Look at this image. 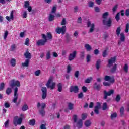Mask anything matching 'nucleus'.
<instances>
[{"instance_id": "obj_54", "label": "nucleus", "mask_w": 129, "mask_h": 129, "mask_svg": "<svg viewBox=\"0 0 129 129\" xmlns=\"http://www.w3.org/2000/svg\"><path fill=\"white\" fill-rule=\"evenodd\" d=\"M74 76L76 78H78V76H79V71H76L74 74Z\"/></svg>"}, {"instance_id": "obj_4", "label": "nucleus", "mask_w": 129, "mask_h": 129, "mask_svg": "<svg viewBox=\"0 0 129 129\" xmlns=\"http://www.w3.org/2000/svg\"><path fill=\"white\" fill-rule=\"evenodd\" d=\"M55 32L56 34H61V35H65L66 33V26H62V27L58 26L55 29Z\"/></svg>"}, {"instance_id": "obj_34", "label": "nucleus", "mask_w": 129, "mask_h": 129, "mask_svg": "<svg viewBox=\"0 0 129 129\" xmlns=\"http://www.w3.org/2000/svg\"><path fill=\"white\" fill-rule=\"evenodd\" d=\"M66 42L67 43H69V42H70V37H69V34L68 33H66Z\"/></svg>"}, {"instance_id": "obj_2", "label": "nucleus", "mask_w": 129, "mask_h": 129, "mask_svg": "<svg viewBox=\"0 0 129 129\" xmlns=\"http://www.w3.org/2000/svg\"><path fill=\"white\" fill-rule=\"evenodd\" d=\"M24 57L27 59L25 62L22 63L23 67H28L29 64H30V59L32 58V54L29 52V50H27L24 53Z\"/></svg>"}, {"instance_id": "obj_29", "label": "nucleus", "mask_w": 129, "mask_h": 129, "mask_svg": "<svg viewBox=\"0 0 129 129\" xmlns=\"http://www.w3.org/2000/svg\"><path fill=\"white\" fill-rule=\"evenodd\" d=\"M46 60H50L51 58V50H48L46 53Z\"/></svg>"}, {"instance_id": "obj_35", "label": "nucleus", "mask_w": 129, "mask_h": 129, "mask_svg": "<svg viewBox=\"0 0 129 129\" xmlns=\"http://www.w3.org/2000/svg\"><path fill=\"white\" fill-rule=\"evenodd\" d=\"M123 69L124 71L126 72V73H127V72H128V65L127 64H125L123 68Z\"/></svg>"}, {"instance_id": "obj_64", "label": "nucleus", "mask_w": 129, "mask_h": 129, "mask_svg": "<svg viewBox=\"0 0 129 129\" xmlns=\"http://www.w3.org/2000/svg\"><path fill=\"white\" fill-rule=\"evenodd\" d=\"M125 15L127 16H129V9H126Z\"/></svg>"}, {"instance_id": "obj_20", "label": "nucleus", "mask_w": 129, "mask_h": 129, "mask_svg": "<svg viewBox=\"0 0 129 129\" xmlns=\"http://www.w3.org/2000/svg\"><path fill=\"white\" fill-rule=\"evenodd\" d=\"M113 64V57H111V59H108V64L107 65V67L110 68L112 66Z\"/></svg>"}, {"instance_id": "obj_48", "label": "nucleus", "mask_w": 129, "mask_h": 129, "mask_svg": "<svg viewBox=\"0 0 129 129\" xmlns=\"http://www.w3.org/2000/svg\"><path fill=\"white\" fill-rule=\"evenodd\" d=\"M87 117V114H86V113H83L82 114V119H83V120H85Z\"/></svg>"}, {"instance_id": "obj_8", "label": "nucleus", "mask_w": 129, "mask_h": 129, "mask_svg": "<svg viewBox=\"0 0 129 129\" xmlns=\"http://www.w3.org/2000/svg\"><path fill=\"white\" fill-rule=\"evenodd\" d=\"M11 83L10 84V86L11 87H15V86H17V87H20L21 86V83H20V81H15V80H11Z\"/></svg>"}, {"instance_id": "obj_19", "label": "nucleus", "mask_w": 129, "mask_h": 129, "mask_svg": "<svg viewBox=\"0 0 129 129\" xmlns=\"http://www.w3.org/2000/svg\"><path fill=\"white\" fill-rule=\"evenodd\" d=\"M125 40V36H124V33H121L120 34V41L118 42V45H120L121 44V42H124Z\"/></svg>"}, {"instance_id": "obj_18", "label": "nucleus", "mask_w": 129, "mask_h": 129, "mask_svg": "<svg viewBox=\"0 0 129 129\" xmlns=\"http://www.w3.org/2000/svg\"><path fill=\"white\" fill-rule=\"evenodd\" d=\"M105 81H109V82H113V79L109 76L106 75L104 78Z\"/></svg>"}, {"instance_id": "obj_40", "label": "nucleus", "mask_w": 129, "mask_h": 129, "mask_svg": "<svg viewBox=\"0 0 129 129\" xmlns=\"http://www.w3.org/2000/svg\"><path fill=\"white\" fill-rule=\"evenodd\" d=\"M56 11H57V6L55 5L53 7L52 9V10H51L52 14H55Z\"/></svg>"}, {"instance_id": "obj_12", "label": "nucleus", "mask_w": 129, "mask_h": 129, "mask_svg": "<svg viewBox=\"0 0 129 129\" xmlns=\"http://www.w3.org/2000/svg\"><path fill=\"white\" fill-rule=\"evenodd\" d=\"M51 82H52V79H49L47 84L46 86L47 88H50V89L53 90L54 88H55V85H56V84L55 83H52V85L50 86Z\"/></svg>"}, {"instance_id": "obj_33", "label": "nucleus", "mask_w": 129, "mask_h": 129, "mask_svg": "<svg viewBox=\"0 0 129 129\" xmlns=\"http://www.w3.org/2000/svg\"><path fill=\"white\" fill-rule=\"evenodd\" d=\"M85 125L86 127H88L89 126H90L91 125V122L89 120H87L85 122Z\"/></svg>"}, {"instance_id": "obj_39", "label": "nucleus", "mask_w": 129, "mask_h": 129, "mask_svg": "<svg viewBox=\"0 0 129 129\" xmlns=\"http://www.w3.org/2000/svg\"><path fill=\"white\" fill-rule=\"evenodd\" d=\"M107 109V103L106 102L103 103L102 110H106Z\"/></svg>"}, {"instance_id": "obj_32", "label": "nucleus", "mask_w": 129, "mask_h": 129, "mask_svg": "<svg viewBox=\"0 0 129 129\" xmlns=\"http://www.w3.org/2000/svg\"><path fill=\"white\" fill-rule=\"evenodd\" d=\"M28 109H29V107L26 104H24L22 107V111H26V110H28Z\"/></svg>"}, {"instance_id": "obj_36", "label": "nucleus", "mask_w": 129, "mask_h": 129, "mask_svg": "<svg viewBox=\"0 0 129 129\" xmlns=\"http://www.w3.org/2000/svg\"><path fill=\"white\" fill-rule=\"evenodd\" d=\"M120 13H117V14L116 15V16L115 17V19L117 21V22H118L119 21V20H120Z\"/></svg>"}, {"instance_id": "obj_14", "label": "nucleus", "mask_w": 129, "mask_h": 129, "mask_svg": "<svg viewBox=\"0 0 129 129\" xmlns=\"http://www.w3.org/2000/svg\"><path fill=\"white\" fill-rule=\"evenodd\" d=\"M45 107H46V104L45 103H42L41 110L39 111V113L41 114L42 116H44L45 114H46V112L44 110Z\"/></svg>"}, {"instance_id": "obj_43", "label": "nucleus", "mask_w": 129, "mask_h": 129, "mask_svg": "<svg viewBox=\"0 0 129 129\" xmlns=\"http://www.w3.org/2000/svg\"><path fill=\"white\" fill-rule=\"evenodd\" d=\"M25 45L26 46H30V39L29 38H27L25 40Z\"/></svg>"}, {"instance_id": "obj_9", "label": "nucleus", "mask_w": 129, "mask_h": 129, "mask_svg": "<svg viewBox=\"0 0 129 129\" xmlns=\"http://www.w3.org/2000/svg\"><path fill=\"white\" fill-rule=\"evenodd\" d=\"M79 91V88L78 86L72 85L70 87V92H74V93H77Z\"/></svg>"}, {"instance_id": "obj_57", "label": "nucleus", "mask_w": 129, "mask_h": 129, "mask_svg": "<svg viewBox=\"0 0 129 129\" xmlns=\"http://www.w3.org/2000/svg\"><path fill=\"white\" fill-rule=\"evenodd\" d=\"M4 106L5 108H9L10 106V103L8 102H5L4 104Z\"/></svg>"}, {"instance_id": "obj_52", "label": "nucleus", "mask_w": 129, "mask_h": 129, "mask_svg": "<svg viewBox=\"0 0 129 129\" xmlns=\"http://www.w3.org/2000/svg\"><path fill=\"white\" fill-rule=\"evenodd\" d=\"M61 26H65V25H66V18L62 19V20L61 22Z\"/></svg>"}, {"instance_id": "obj_59", "label": "nucleus", "mask_w": 129, "mask_h": 129, "mask_svg": "<svg viewBox=\"0 0 129 129\" xmlns=\"http://www.w3.org/2000/svg\"><path fill=\"white\" fill-rule=\"evenodd\" d=\"M94 10L96 13H99L100 12V9L98 7H95Z\"/></svg>"}, {"instance_id": "obj_5", "label": "nucleus", "mask_w": 129, "mask_h": 129, "mask_svg": "<svg viewBox=\"0 0 129 129\" xmlns=\"http://www.w3.org/2000/svg\"><path fill=\"white\" fill-rule=\"evenodd\" d=\"M19 117L18 116H16L14 117V119L13 120V124L15 125V126H17V125H21L22 124V123L23 122V118L20 117L18 118ZM18 120H17V119Z\"/></svg>"}, {"instance_id": "obj_6", "label": "nucleus", "mask_w": 129, "mask_h": 129, "mask_svg": "<svg viewBox=\"0 0 129 129\" xmlns=\"http://www.w3.org/2000/svg\"><path fill=\"white\" fill-rule=\"evenodd\" d=\"M104 96L103 97V99H107L108 96H110L111 94H113V90H110L108 92L106 91V90L103 91Z\"/></svg>"}, {"instance_id": "obj_22", "label": "nucleus", "mask_w": 129, "mask_h": 129, "mask_svg": "<svg viewBox=\"0 0 129 129\" xmlns=\"http://www.w3.org/2000/svg\"><path fill=\"white\" fill-rule=\"evenodd\" d=\"M101 63V60L100 59H98L96 63V68L97 70H99L100 68V64Z\"/></svg>"}, {"instance_id": "obj_23", "label": "nucleus", "mask_w": 129, "mask_h": 129, "mask_svg": "<svg viewBox=\"0 0 129 129\" xmlns=\"http://www.w3.org/2000/svg\"><path fill=\"white\" fill-rule=\"evenodd\" d=\"M123 115H124V107L122 106L120 108V116H121V117H122Z\"/></svg>"}, {"instance_id": "obj_38", "label": "nucleus", "mask_w": 129, "mask_h": 129, "mask_svg": "<svg viewBox=\"0 0 129 129\" xmlns=\"http://www.w3.org/2000/svg\"><path fill=\"white\" fill-rule=\"evenodd\" d=\"M121 99V97H120V95H117L115 99V101H116V102H119V101H120Z\"/></svg>"}, {"instance_id": "obj_58", "label": "nucleus", "mask_w": 129, "mask_h": 129, "mask_svg": "<svg viewBox=\"0 0 129 129\" xmlns=\"http://www.w3.org/2000/svg\"><path fill=\"white\" fill-rule=\"evenodd\" d=\"M77 23L78 24H81V23H82V18H81V17L78 18Z\"/></svg>"}, {"instance_id": "obj_62", "label": "nucleus", "mask_w": 129, "mask_h": 129, "mask_svg": "<svg viewBox=\"0 0 129 129\" xmlns=\"http://www.w3.org/2000/svg\"><path fill=\"white\" fill-rule=\"evenodd\" d=\"M82 89L84 92H86L87 91V88L85 86H83Z\"/></svg>"}, {"instance_id": "obj_42", "label": "nucleus", "mask_w": 129, "mask_h": 129, "mask_svg": "<svg viewBox=\"0 0 129 129\" xmlns=\"http://www.w3.org/2000/svg\"><path fill=\"white\" fill-rule=\"evenodd\" d=\"M47 38L49 39V40H52L53 39V36L52 35V34L50 32H48L47 34Z\"/></svg>"}, {"instance_id": "obj_49", "label": "nucleus", "mask_w": 129, "mask_h": 129, "mask_svg": "<svg viewBox=\"0 0 129 129\" xmlns=\"http://www.w3.org/2000/svg\"><path fill=\"white\" fill-rule=\"evenodd\" d=\"M71 71V66L70 64H69L67 66V73H70Z\"/></svg>"}, {"instance_id": "obj_26", "label": "nucleus", "mask_w": 129, "mask_h": 129, "mask_svg": "<svg viewBox=\"0 0 129 129\" xmlns=\"http://www.w3.org/2000/svg\"><path fill=\"white\" fill-rule=\"evenodd\" d=\"M28 123L29 125H32V126H34V125L36 124V120H35V119L30 120Z\"/></svg>"}, {"instance_id": "obj_3", "label": "nucleus", "mask_w": 129, "mask_h": 129, "mask_svg": "<svg viewBox=\"0 0 129 129\" xmlns=\"http://www.w3.org/2000/svg\"><path fill=\"white\" fill-rule=\"evenodd\" d=\"M42 39H39L36 42V45L37 46H45L47 42H48V39H47V36L44 34L42 35Z\"/></svg>"}, {"instance_id": "obj_25", "label": "nucleus", "mask_w": 129, "mask_h": 129, "mask_svg": "<svg viewBox=\"0 0 129 129\" xmlns=\"http://www.w3.org/2000/svg\"><path fill=\"white\" fill-rule=\"evenodd\" d=\"M54 20H55V16L52 14H49V16H48V21L49 22H53Z\"/></svg>"}, {"instance_id": "obj_61", "label": "nucleus", "mask_w": 129, "mask_h": 129, "mask_svg": "<svg viewBox=\"0 0 129 129\" xmlns=\"http://www.w3.org/2000/svg\"><path fill=\"white\" fill-rule=\"evenodd\" d=\"M83 97V93L81 92L78 95V98H82Z\"/></svg>"}, {"instance_id": "obj_37", "label": "nucleus", "mask_w": 129, "mask_h": 129, "mask_svg": "<svg viewBox=\"0 0 129 129\" xmlns=\"http://www.w3.org/2000/svg\"><path fill=\"white\" fill-rule=\"evenodd\" d=\"M85 52L84 51H82L80 53V58L82 59L83 60L84 59L85 57Z\"/></svg>"}, {"instance_id": "obj_45", "label": "nucleus", "mask_w": 129, "mask_h": 129, "mask_svg": "<svg viewBox=\"0 0 129 129\" xmlns=\"http://www.w3.org/2000/svg\"><path fill=\"white\" fill-rule=\"evenodd\" d=\"M9 35V32H8L7 30H6L5 31V32L4 33V39L6 40L7 39V38H8V36Z\"/></svg>"}, {"instance_id": "obj_55", "label": "nucleus", "mask_w": 129, "mask_h": 129, "mask_svg": "<svg viewBox=\"0 0 129 129\" xmlns=\"http://www.w3.org/2000/svg\"><path fill=\"white\" fill-rule=\"evenodd\" d=\"M91 58V56H90V55L88 54L87 55L86 60H87V63L90 62V58Z\"/></svg>"}, {"instance_id": "obj_17", "label": "nucleus", "mask_w": 129, "mask_h": 129, "mask_svg": "<svg viewBox=\"0 0 129 129\" xmlns=\"http://www.w3.org/2000/svg\"><path fill=\"white\" fill-rule=\"evenodd\" d=\"M93 88L95 90H97L98 91H99L100 90V89L101 88V87H100V84H98L97 82H95L93 84Z\"/></svg>"}, {"instance_id": "obj_13", "label": "nucleus", "mask_w": 129, "mask_h": 129, "mask_svg": "<svg viewBox=\"0 0 129 129\" xmlns=\"http://www.w3.org/2000/svg\"><path fill=\"white\" fill-rule=\"evenodd\" d=\"M91 26V28H90ZM87 27L88 28H90L89 30V33H93V31H94V28L95 26L94 25V23L91 24V22L90 21H88L87 22Z\"/></svg>"}, {"instance_id": "obj_16", "label": "nucleus", "mask_w": 129, "mask_h": 129, "mask_svg": "<svg viewBox=\"0 0 129 129\" xmlns=\"http://www.w3.org/2000/svg\"><path fill=\"white\" fill-rule=\"evenodd\" d=\"M14 12L15 11L14 10L11 11V12L10 13V17L9 16H7L6 17V20H7V21H8V22H11L12 21V20H14Z\"/></svg>"}, {"instance_id": "obj_31", "label": "nucleus", "mask_w": 129, "mask_h": 129, "mask_svg": "<svg viewBox=\"0 0 129 129\" xmlns=\"http://www.w3.org/2000/svg\"><path fill=\"white\" fill-rule=\"evenodd\" d=\"M73 106H74V104L72 103H68V107L69 110H72L73 109Z\"/></svg>"}, {"instance_id": "obj_30", "label": "nucleus", "mask_w": 129, "mask_h": 129, "mask_svg": "<svg viewBox=\"0 0 129 129\" xmlns=\"http://www.w3.org/2000/svg\"><path fill=\"white\" fill-rule=\"evenodd\" d=\"M12 88L8 87L7 88L6 91V93L7 95H10L12 93Z\"/></svg>"}, {"instance_id": "obj_60", "label": "nucleus", "mask_w": 129, "mask_h": 129, "mask_svg": "<svg viewBox=\"0 0 129 129\" xmlns=\"http://www.w3.org/2000/svg\"><path fill=\"white\" fill-rule=\"evenodd\" d=\"M103 84L104 86H110V83L106 82H104L103 83Z\"/></svg>"}, {"instance_id": "obj_10", "label": "nucleus", "mask_w": 129, "mask_h": 129, "mask_svg": "<svg viewBox=\"0 0 129 129\" xmlns=\"http://www.w3.org/2000/svg\"><path fill=\"white\" fill-rule=\"evenodd\" d=\"M18 87H16L14 89V99L13 100V102L14 103H17V101H18Z\"/></svg>"}, {"instance_id": "obj_21", "label": "nucleus", "mask_w": 129, "mask_h": 129, "mask_svg": "<svg viewBox=\"0 0 129 129\" xmlns=\"http://www.w3.org/2000/svg\"><path fill=\"white\" fill-rule=\"evenodd\" d=\"M85 48L87 52H90L92 50V48L89 44H86L85 45Z\"/></svg>"}, {"instance_id": "obj_53", "label": "nucleus", "mask_w": 129, "mask_h": 129, "mask_svg": "<svg viewBox=\"0 0 129 129\" xmlns=\"http://www.w3.org/2000/svg\"><path fill=\"white\" fill-rule=\"evenodd\" d=\"M5 88V83H1L0 84V90H4Z\"/></svg>"}, {"instance_id": "obj_51", "label": "nucleus", "mask_w": 129, "mask_h": 129, "mask_svg": "<svg viewBox=\"0 0 129 129\" xmlns=\"http://www.w3.org/2000/svg\"><path fill=\"white\" fill-rule=\"evenodd\" d=\"M16 48H17V45L15 44H13L11 46V51H14L16 50Z\"/></svg>"}, {"instance_id": "obj_15", "label": "nucleus", "mask_w": 129, "mask_h": 129, "mask_svg": "<svg viewBox=\"0 0 129 129\" xmlns=\"http://www.w3.org/2000/svg\"><path fill=\"white\" fill-rule=\"evenodd\" d=\"M96 104L97 105L94 107V111L96 114H99V108H100L101 104L99 102H97Z\"/></svg>"}, {"instance_id": "obj_24", "label": "nucleus", "mask_w": 129, "mask_h": 129, "mask_svg": "<svg viewBox=\"0 0 129 129\" xmlns=\"http://www.w3.org/2000/svg\"><path fill=\"white\" fill-rule=\"evenodd\" d=\"M82 120L80 119L77 123V127H78V128H81V127H82Z\"/></svg>"}, {"instance_id": "obj_28", "label": "nucleus", "mask_w": 129, "mask_h": 129, "mask_svg": "<svg viewBox=\"0 0 129 129\" xmlns=\"http://www.w3.org/2000/svg\"><path fill=\"white\" fill-rule=\"evenodd\" d=\"M10 64L12 67H15V66H16V59L11 58L10 60Z\"/></svg>"}, {"instance_id": "obj_1", "label": "nucleus", "mask_w": 129, "mask_h": 129, "mask_svg": "<svg viewBox=\"0 0 129 129\" xmlns=\"http://www.w3.org/2000/svg\"><path fill=\"white\" fill-rule=\"evenodd\" d=\"M108 17V12H105L102 15V18L103 19L102 22L104 26H107V27H110L111 26V18H109Z\"/></svg>"}, {"instance_id": "obj_44", "label": "nucleus", "mask_w": 129, "mask_h": 129, "mask_svg": "<svg viewBox=\"0 0 129 129\" xmlns=\"http://www.w3.org/2000/svg\"><path fill=\"white\" fill-rule=\"evenodd\" d=\"M107 56V49H105L102 53V56L103 58H105Z\"/></svg>"}, {"instance_id": "obj_11", "label": "nucleus", "mask_w": 129, "mask_h": 129, "mask_svg": "<svg viewBox=\"0 0 129 129\" xmlns=\"http://www.w3.org/2000/svg\"><path fill=\"white\" fill-rule=\"evenodd\" d=\"M77 54V51L75 50L72 53H70L69 55L68 60L69 61H72V60H74L75 57H76V55Z\"/></svg>"}, {"instance_id": "obj_27", "label": "nucleus", "mask_w": 129, "mask_h": 129, "mask_svg": "<svg viewBox=\"0 0 129 129\" xmlns=\"http://www.w3.org/2000/svg\"><path fill=\"white\" fill-rule=\"evenodd\" d=\"M58 89L57 91L58 92H62V90L63 89V87L62 86V83H59L57 84Z\"/></svg>"}, {"instance_id": "obj_56", "label": "nucleus", "mask_w": 129, "mask_h": 129, "mask_svg": "<svg viewBox=\"0 0 129 129\" xmlns=\"http://www.w3.org/2000/svg\"><path fill=\"white\" fill-rule=\"evenodd\" d=\"M120 34V27H118L116 30V35L117 36H119Z\"/></svg>"}, {"instance_id": "obj_41", "label": "nucleus", "mask_w": 129, "mask_h": 129, "mask_svg": "<svg viewBox=\"0 0 129 129\" xmlns=\"http://www.w3.org/2000/svg\"><path fill=\"white\" fill-rule=\"evenodd\" d=\"M24 7L25 9H28L29 7H30V2L29 1H25V4H24Z\"/></svg>"}, {"instance_id": "obj_50", "label": "nucleus", "mask_w": 129, "mask_h": 129, "mask_svg": "<svg viewBox=\"0 0 129 129\" xmlns=\"http://www.w3.org/2000/svg\"><path fill=\"white\" fill-rule=\"evenodd\" d=\"M9 123H10V120H7L5 122V126L6 127V128H8L9 127Z\"/></svg>"}, {"instance_id": "obj_46", "label": "nucleus", "mask_w": 129, "mask_h": 129, "mask_svg": "<svg viewBox=\"0 0 129 129\" xmlns=\"http://www.w3.org/2000/svg\"><path fill=\"white\" fill-rule=\"evenodd\" d=\"M35 76H39L40 74H41V70H38L37 71L35 72Z\"/></svg>"}, {"instance_id": "obj_47", "label": "nucleus", "mask_w": 129, "mask_h": 129, "mask_svg": "<svg viewBox=\"0 0 129 129\" xmlns=\"http://www.w3.org/2000/svg\"><path fill=\"white\" fill-rule=\"evenodd\" d=\"M89 8H92L94 6V3L92 1H90L88 2Z\"/></svg>"}, {"instance_id": "obj_63", "label": "nucleus", "mask_w": 129, "mask_h": 129, "mask_svg": "<svg viewBox=\"0 0 129 129\" xmlns=\"http://www.w3.org/2000/svg\"><path fill=\"white\" fill-rule=\"evenodd\" d=\"M40 129H46V124H41L40 125Z\"/></svg>"}, {"instance_id": "obj_7", "label": "nucleus", "mask_w": 129, "mask_h": 129, "mask_svg": "<svg viewBox=\"0 0 129 129\" xmlns=\"http://www.w3.org/2000/svg\"><path fill=\"white\" fill-rule=\"evenodd\" d=\"M41 91L42 99H46V98H47V92H48L47 88L46 87H42L41 88Z\"/></svg>"}]
</instances>
